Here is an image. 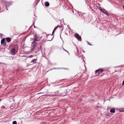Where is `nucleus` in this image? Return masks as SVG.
Here are the masks:
<instances>
[{
	"label": "nucleus",
	"instance_id": "6",
	"mask_svg": "<svg viewBox=\"0 0 124 124\" xmlns=\"http://www.w3.org/2000/svg\"><path fill=\"white\" fill-rule=\"evenodd\" d=\"M5 38H3L1 40V44L2 45L4 46L6 45V44L5 42Z\"/></svg>",
	"mask_w": 124,
	"mask_h": 124
},
{
	"label": "nucleus",
	"instance_id": "24",
	"mask_svg": "<svg viewBox=\"0 0 124 124\" xmlns=\"http://www.w3.org/2000/svg\"><path fill=\"white\" fill-rule=\"evenodd\" d=\"M52 39H53V38H52V39L51 40H49V41H51L52 40Z\"/></svg>",
	"mask_w": 124,
	"mask_h": 124
},
{
	"label": "nucleus",
	"instance_id": "15",
	"mask_svg": "<svg viewBox=\"0 0 124 124\" xmlns=\"http://www.w3.org/2000/svg\"><path fill=\"white\" fill-rule=\"evenodd\" d=\"M77 54H78V55L79 54V50L78 49V48H77Z\"/></svg>",
	"mask_w": 124,
	"mask_h": 124
},
{
	"label": "nucleus",
	"instance_id": "20",
	"mask_svg": "<svg viewBox=\"0 0 124 124\" xmlns=\"http://www.w3.org/2000/svg\"><path fill=\"white\" fill-rule=\"evenodd\" d=\"M29 56L30 57V58H31L33 57V56L32 55H31L30 56Z\"/></svg>",
	"mask_w": 124,
	"mask_h": 124
},
{
	"label": "nucleus",
	"instance_id": "12",
	"mask_svg": "<svg viewBox=\"0 0 124 124\" xmlns=\"http://www.w3.org/2000/svg\"><path fill=\"white\" fill-rule=\"evenodd\" d=\"M103 13L105 14L107 16H109V14H108V13L104 12V13Z\"/></svg>",
	"mask_w": 124,
	"mask_h": 124
},
{
	"label": "nucleus",
	"instance_id": "27",
	"mask_svg": "<svg viewBox=\"0 0 124 124\" xmlns=\"http://www.w3.org/2000/svg\"><path fill=\"white\" fill-rule=\"evenodd\" d=\"M1 100L0 99V101H1Z\"/></svg>",
	"mask_w": 124,
	"mask_h": 124
},
{
	"label": "nucleus",
	"instance_id": "9",
	"mask_svg": "<svg viewBox=\"0 0 124 124\" xmlns=\"http://www.w3.org/2000/svg\"><path fill=\"white\" fill-rule=\"evenodd\" d=\"M37 60V59H34L31 61V62H33V63H36Z\"/></svg>",
	"mask_w": 124,
	"mask_h": 124
},
{
	"label": "nucleus",
	"instance_id": "8",
	"mask_svg": "<svg viewBox=\"0 0 124 124\" xmlns=\"http://www.w3.org/2000/svg\"><path fill=\"white\" fill-rule=\"evenodd\" d=\"M6 40L8 42H9L11 41V39L9 37L7 38H6Z\"/></svg>",
	"mask_w": 124,
	"mask_h": 124
},
{
	"label": "nucleus",
	"instance_id": "11",
	"mask_svg": "<svg viewBox=\"0 0 124 124\" xmlns=\"http://www.w3.org/2000/svg\"><path fill=\"white\" fill-rule=\"evenodd\" d=\"M110 112L112 113H114L115 112V110L114 109H111L110 110Z\"/></svg>",
	"mask_w": 124,
	"mask_h": 124
},
{
	"label": "nucleus",
	"instance_id": "30",
	"mask_svg": "<svg viewBox=\"0 0 124 124\" xmlns=\"http://www.w3.org/2000/svg\"><path fill=\"white\" fill-rule=\"evenodd\" d=\"M0 35H1V34H0Z\"/></svg>",
	"mask_w": 124,
	"mask_h": 124
},
{
	"label": "nucleus",
	"instance_id": "25",
	"mask_svg": "<svg viewBox=\"0 0 124 124\" xmlns=\"http://www.w3.org/2000/svg\"><path fill=\"white\" fill-rule=\"evenodd\" d=\"M82 58H83L84 57H84V55H82Z\"/></svg>",
	"mask_w": 124,
	"mask_h": 124
},
{
	"label": "nucleus",
	"instance_id": "17",
	"mask_svg": "<svg viewBox=\"0 0 124 124\" xmlns=\"http://www.w3.org/2000/svg\"><path fill=\"white\" fill-rule=\"evenodd\" d=\"M58 26H56V27H55V28L54 29V30H56L58 28Z\"/></svg>",
	"mask_w": 124,
	"mask_h": 124
},
{
	"label": "nucleus",
	"instance_id": "22",
	"mask_svg": "<svg viewBox=\"0 0 124 124\" xmlns=\"http://www.w3.org/2000/svg\"><path fill=\"white\" fill-rule=\"evenodd\" d=\"M88 42V44H89V45H91V44H90L88 42Z\"/></svg>",
	"mask_w": 124,
	"mask_h": 124
},
{
	"label": "nucleus",
	"instance_id": "10",
	"mask_svg": "<svg viewBox=\"0 0 124 124\" xmlns=\"http://www.w3.org/2000/svg\"><path fill=\"white\" fill-rule=\"evenodd\" d=\"M45 6L46 7H48L49 6V3L48 2H46L45 3Z\"/></svg>",
	"mask_w": 124,
	"mask_h": 124
},
{
	"label": "nucleus",
	"instance_id": "3",
	"mask_svg": "<svg viewBox=\"0 0 124 124\" xmlns=\"http://www.w3.org/2000/svg\"><path fill=\"white\" fill-rule=\"evenodd\" d=\"M74 36L79 41H81V37L78 34L76 33L75 34Z\"/></svg>",
	"mask_w": 124,
	"mask_h": 124
},
{
	"label": "nucleus",
	"instance_id": "29",
	"mask_svg": "<svg viewBox=\"0 0 124 124\" xmlns=\"http://www.w3.org/2000/svg\"><path fill=\"white\" fill-rule=\"evenodd\" d=\"M83 61H84V62H85L84 60V59H83Z\"/></svg>",
	"mask_w": 124,
	"mask_h": 124
},
{
	"label": "nucleus",
	"instance_id": "23",
	"mask_svg": "<svg viewBox=\"0 0 124 124\" xmlns=\"http://www.w3.org/2000/svg\"><path fill=\"white\" fill-rule=\"evenodd\" d=\"M120 111V112H124V111Z\"/></svg>",
	"mask_w": 124,
	"mask_h": 124
},
{
	"label": "nucleus",
	"instance_id": "21",
	"mask_svg": "<svg viewBox=\"0 0 124 124\" xmlns=\"http://www.w3.org/2000/svg\"><path fill=\"white\" fill-rule=\"evenodd\" d=\"M101 7H98V9L99 10H100V9H101Z\"/></svg>",
	"mask_w": 124,
	"mask_h": 124
},
{
	"label": "nucleus",
	"instance_id": "2",
	"mask_svg": "<svg viewBox=\"0 0 124 124\" xmlns=\"http://www.w3.org/2000/svg\"><path fill=\"white\" fill-rule=\"evenodd\" d=\"M41 38V37H40L38 35H34V41L36 42L39 40Z\"/></svg>",
	"mask_w": 124,
	"mask_h": 124
},
{
	"label": "nucleus",
	"instance_id": "28",
	"mask_svg": "<svg viewBox=\"0 0 124 124\" xmlns=\"http://www.w3.org/2000/svg\"><path fill=\"white\" fill-rule=\"evenodd\" d=\"M123 8H124V6H123Z\"/></svg>",
	"mask_w": 124,
	"mask_h": 124
},
{
	"label": "nucleus",
	"instance_id": "7",
	"mask_svg": "<svg viewBox=\"0 0 124 124\" xmlns=\"http://www.w3.org/2000/svg\"><path fill=\"white\" fill-rule=\"evenodd\" d=\"M11 52L12 54L14 55L15 54V48H12L11 50Z\"/></svg>",
	"mask_w": 124,
	"mask_h": 124
},
{
	"label": "nucleus",
	"instance_id": "16",
	"mask_svg": "<svg viewBox=\"0 0 124 124\" xmlns=\"http://www.w3.org/2000/svg\"><path fill=\"white\" fill-rule=\"evenodd\" d=\"M63 49L64 51H65L66 52H67L68 53V52L67 51V50H65L63 48Z\"/></svg>",
	"mask_w": 124,
	"mask_h": 124
},
{
	"label": "nucleus",
	"instance_id": "19",
	"mask_svg": "<svg viewBox=\"0 0 124 124\" xmlns=\"http://www.w3.org/2000/svg\"><path fill=\"white\" fill-rule=\"evenodd\" d=\"M55 30H54H54L53 31V32H52V34H53V33H54V31H55Z\"/></svg>",
	"mask_w": 124,
	"mask_h": 124
},
{
	"label": "nucleus",
	"instance_id": "4",
	"mask_svg": "<svg viewBox=\"0 0 124 124\" xmlns=\"http://www.w3.org/2000/svg\"><path fill=\"white\" fill-rule=\"evenodd\" d=\"M103 69H99L98 70H96L95 71V73L96 74H99L102 72L103 71Z\"/></svg>",
	"mask_w": 124,
	"mask_h": 124
},
{
	"label": "nucleus",
	"instance_id": "5",
	"mask_svg": "<svg viewBox=\"0 0 124 124\" xmlns=\"http://www.w3.org/2000/svg\"><path fill=\"white\" fill-rule=\"evenodd\" d=\"M12 5V2H8L6 4V8L7 10H8L7 8L9 7Z\"/></svg>",
	"mask_w": 124,
	"mask_h": 124
},
{
	"label": "nucleus",
	"instance_id": "26",
	"mask_svg": "<svg viewBox=\"0 0 124 124\" xmlns=\"http://www.w3.org/2000/svg\"><path fill=\"white\" fill-rule=\"evenodd\" d=\"M54 69H59V68H54Z\"/></svg>",
	"mask_w": 124,
	"mask_h": 124
},
{
	"label": "nucleus",
	"instance_id": "13",
	"mask_svg": "<svg viewBox=\"0 0 124 124\" xmlns=\"http://www.w3.org/2000/svg\"><path fill=\"white\" fill-rule=\"evenodd\" d=\"M101 12H102L103 13H104V11L101 8L100 10Z\"/></svg>",
	"mask_w": 124,
	"mask_h": 124
},
{
	"label": "nucleus",
	"instance_id": "14",
	"mask_svg": "<svg viewBox=\"0 0 124 124\" xmlns=\"http://www.w3.org/2000/svg\"><path fill=\"white\" fill-rule=\"evenodd\" d=\"M17 123L15 121H13V124H16Z\"/></svg>",
	"mask_w": 124,
	"mask_h": 124
},
{
	"label": "nucleus",
	"instance_id": "18",
	"mask_svg": "<svg viewBox=\"0 0 124 124\" xmlns=\"http://www.w3.org/2000/svg\"><path fill=\"white\" fill-rule=\"evenodd\" d=\"M124 85V80H123V82L122 85Z\"/></svg>",
	"mask_w": 124,
	"mask_h": 124
},
{
	"label": "nucleus",
	"instance_id": "1",
	"mask_svg": "<svg viewBox=\"0 0 124 124\" xmlns=\"http://www.w3.org/2000/svg\"><path fill=\"white\" fill-rule=\"evenodd\" d=\"M37 45V43L36 42L33 41L31 43V49H33Z\"/></svg>",
	"mask_w": 124,
	"mask_h": 124
}]
</instances>
